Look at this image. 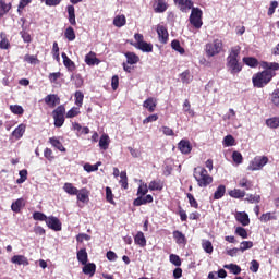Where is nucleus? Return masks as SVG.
<instances>
[{
	"label": "nucleus",
	"mask_w": 279,
	"mask_h": 279,
	"mask_svg": "<svg viewBox=\"0 0 279 279\" xmlns=\"http://www.w3.org/2000/svg\"><path fill=\"white\" fill-rule=\"evenodd\" d=\"M239 56H241V47H232L227 57V69L231 75H236L243 71V63H241V57Z\"/></svg>",
	"instance_id": "obj_1"
},
{
	"label": "nucleus",
	"mask_w": 279,
	"mask_h": 279,
	"mask_svg": "<svg viewBox=\"0 0 279 279\" xmlns=\"http://www.w3.org/2000/svg\"><path fill=\"white\" fill-rule=\"evenodd\" d=\"M274 75H276V73L271 70H265L254 74L252 78L253 86H255V88H264V86H267V84L271 82Z\"/></svg>",
	"instance_id": "obj_2"
},
{
	"label": "nucleus",
	"mask_w": 279,
	"mask_h": 279,
	"mask_svg": "<svg viewBox=\"0 0 279 279\" xmlns=\"http://www.w3.org/2000/svg\"><path fill=\"white\" fill-rule=\"evenodd\" d=\"M194 178L201 189H206V186L213 184V178L203 167H197L194 169Z\"/></svg>",
	"instance_id": "obj_3"
},
{
	"label": "nucleus",
	"mask_w": 279,
	"mask_h": 279,
	"mask_svg": "<svg viewBox=\"0 0 279 279\" xmlns=\"http://www.w3.org/2000/svg\"><path fill=\"white\" fill-rule=\"evenodd\" d=\"M191 14H190V23L195 27V29H202V25H204V22L202 21V16H204V12L199 8H191Z\"/></svg>",
	"instance_id": "obj_4"
},
{
	"label": "nucleus",
	"mask_w": 279,
	"mask_h": 279,
	"mask_svg": "<svg viewBox=\"0 0 279 279\" xmlns=\"http://www.w3.org/2000/svg\"><path fill=\"white\" fill-rule=\"evenodd\" d=\"M223 50V41L221 39H215L211 43L206 44L205 51L209 58L218 56Z\"/></svg>",
	"instance_id": "obj_5"
},
{
	"label": "nucleus",
	"mask_w": 279,
	"mask_h": 279,
	"mask_svg": "<svg viewBox=\"0 0 279 279\" xmlns=\"http://www.w3.org/2000/svg\"><path fill=\"white\" fill-rule=\"evenodd\" d=\"M134 38L136 40V44H135L136 49H140V51H143L144 53H151V51H154V45L145 41L143 34L136 33L134 35Z\"/></svg>",
	"instance_id": "obj_6"
},
{
	"label": "nucleus",
	"mask_w": 279,
	"mask_h": 279,
	"mask_svg": "<svg viewBox=\"0 0 279 279\" xmlns=\"http://www.w3.org/2000/svg\"><path fill=\"white\" fill-rule=\"evenodd\" d=\"M267 162H269V158H267V156H256L250 161L247 171H260V169H263Z\"/></svg>",
	"instance_id": "obj_7"
},
{
	"label": "nucleus",
	"mask_w": 279,
	"mask_h": 279,
	"mask_svg": "<svg viewBox=\"0 0 279 279\" xmlns=\"http://www.w3.org/2000/svg\"><path fill=\"white\" fill-rule=\"evenodd\" d=\"M64 114H66V108H64V105L57 107L52 111L56 128H62L64 125Z\"/></svg>",
	"instance_id": "obj_8"
},
{
	"label": "nucleus",
	"mask_w": 279,
	"mask_h": 279,
	"mask_svg": "<svg viewBox=\"0 0 279 279\" xmlns=\"http://www.w3.org/2000/svg\"><path fill=\"white\" fill-rule=\"evenodd\" d=\"M46 225L50 230H54L56 232H60V230H62V222H60V219L54 216H49L46 219Z\"/></svg>",
	"instance_id": "obj_9"
},
{
	"label": "nucleus",
	"mask_w": 279,
	"mask_h": 279,
	"mask_svg": "<svg viewBox=\"0 0 279 279\" xmlns=\"http://www.w3.org/2000/svg\"><path fill=\"white\" fill-rule=\"evenodd\" d=\"M169 4L165 0H154L153 10L156 14H162L167 12Z\"/></svg>",
	"instance_id": "obj_10"
},
{
	"label": "nucleus",
	"mask_w": 279,
	"mask_h": 279,
	"mask_svg": "<svg viewBox=\"0 0 279 279\" xmlns=\"http://www.w3.org/2000/svg\"><path fill=\"white\" fill-rule=\"evenodd\" d=\"M174 5L178 7V9L181 12L187 13L193 8V0H173Z\"/></svg>",
	"instance_id": "obj_11"
},
{
	"label": "nucleus",
	"mask_w": 279,
	"mask_h": 279,
	"mask_svg": "<svg viewBox=\"0 0 279 279\" xmlns=\"http://www.w3.org/2000/svg\"><path fill=\"white\" fill-rule=\"evenodd\" d=\"M157 34L159 38V43L162 45H167L169 40V32L167 31V27L165 25H157Z\"/></svg>",
	"instance_id": "obj_12"
},
{
	"label": "nucleus",
	"mask_w": 279,
	"mask_h": 279,
	"mask_svg": "<svg viewBox=\"0 0 279 279\" xmlns=\"http://www.w3.org/2000/svg\"><path fill=\"white\" fill-rule=\"evenodd\" d=\"M44 101L49 108H56L60 104V97L56 94H49L45 97Z\"/></svg>",
	"instance_id": "obj_13"
},
{
	"label": "nucleus",
	"mask_w": 279,
	"mask_h": 279,
	"mask_svg": "<svg viewBox=\"0 0 279 279\" xmlns=\"http://www.w3.org/2000/svg\"><path fill=\"white\" fill-rule=\"evenodd\" d=\"M156 106H158V101L154 97H149L143 102V108L148 110V112H155Z\"/></svg>",
	"instance_id": "obj_14"
},
{
	"label": "nucleus",
	"mask_w": 279,
	"mask_h": 279,
	"mask_svg": "<svg viewBox=\"0 0 279 279\" xmlns=\"http://www.w3.org/2000/svg\"><path fill=\"white\" fill-rule=\"evenodd\" d=\"M235 219L242 226H250V216L245 211H238L235 214Z\"/></svg>",
	"instance_id": "obj_15"
},
{
	"label": "nucleus",
	"mask_w": 279,
	"mask_h": 279,
	"mask_svg": "<svg viewBox=\"0 0 279 279\" xmlns=\"http://www.w3.org/2000/svg\"><path fill=\"white\" fill-rule=\"evenodd\" d=\"M11 263H13V265H23L24 267H27V265H29V260L27 259V257H25V255H14L11 258Z\"/></svg>",
	"instance_id": "obj_16"
},
{
	"label": "nucleus",
	"mask_w": 279,
	"mask_h": 279,
	"mask_svg": "<svg viewBox=\"0 0 279 279\" xmlns=\"http://www.w3.org/2000/svg\"><path fill=\"white\" fill-rule=\"evenodd\" d=\"M178 148L181 151V154H191V142L186 140H181L178 144Z\"/></svg>",
	"instance_id": "obj_17"
},
{
	"label": "nucleus",
	"mask_w": 279,
	"mask_h": 279,
	"mask_svg": "<svg viewBox=\"0 0 279 279\" xmlns=\"http://www.w3.org/2000/svg\"><path fill=\"white\" fill-rule=\"evenodd\" d=\"M85 63L88 66H95V64H99V59H97V54L95 52L90 51L85 56Z\"/></svg>",
	"instance_id": "obj_18"
},
{
	"label": "nucleus",
	"mask_w": 279,
	"mask_h": 279,
	"mask_svg": "<svg viewBox=\"0 0 279 279\" xmlns=\"http://www.w3.org/2000/svg\"><path fill=\"white\" fill-rule=\"evenodd\" d=\"M10 10H12V3H8L5 0H0V19H3Z\"/></svg>",
	"instance_id": "obj_19"
},
{
	"label": "nucleus",
	"mask_w": 279,
	"mask_h": 279,
	"mask_svg": "<svg viewBox=\"0 0 279 279\" xmlns=\"http://www.w3.org/2000/svg\"><path fill=\"white\" fill-rule=\"evenodd\" d=\"M134 241L136 245H140V247H145L147 245V239H145V233H143V231L137 232Z\"/></svg>",
	"instance_id": "obj_20"
},
{
	"label": "nucleus",
	"mask_w": 279,
	"mask_h": 279,
	"mask_svg": "<svg viewBox=\"0 0 279 279\" xmlns=\"http://www.w3.org/2000/svg\"><path fill=\"white\" fill-rule=\"evenodd\" d=\"M83 274L86 276H95V271L97 270V266L94 263L83 264Z\"/></svg>",
	"instance_id": "obj_21"
},
{
	"label": "nucleus",
	"mask_w": 279,
	"mask_h": 279,
	"mask_svg": "<svg viewBox=\"0 0 279 279\" xmlns=\"http://www.w3.org/2000/svg\"><path fill=\"white\" fill-rule=\"evenodd\" d=\"M173 239L178 245H184L186 243V236L181 231H173Z\"/></svg>",
	"instance_id": "obj_22"
},
{
	"label": "nucleus",
	"mask_w": 279,
	"mask_h": 279,
	"mask_svg": "<svg viewBox=\"0 0 279 279\" xmlns=\"http://www.w3.org/2000/svg\"><path fill=\"white\" fill-rule=\"evenodd\" d=\"M76 258L78 263L86 265V263H88V253L86 252V248L80 250L76 254Z\"/></svg>",
	"instance_id": "obj_23"
},
{
	"label": "nucleus",
	"mask_w": 279,
	"mask_h": 279,
	"mask_svg": "<svg viewBox=\"0 0 279 279\" xmlns=\"http://www.w3.org/2000/svg\"><path fill=\"white\" fill-rule=\"evenodd\" d=\"M76 197L78 202H82L83 204L88 203V190H86L85 187L78 190Z\"/></svg>",
	"instance_id": "obj_24"
},
{
	"label": "nucleus",
	"mask_w": 279,
	"mask_h": 279,
	"mask_svg": "<svg viewBox=\"0 0 279 279\" xmlns=\"http://www.w3.org/2000/svg\"><path fill=\"white\" fill-rule=\"evenodd\" d=\"M99 147L100 149H108L110 147V136L108 134H102L99 140Z\"/></svg>",
	"instance_id": "obj_25"
},
{
	"label": "nucleus",
	"mask_w": 279,
	"mask_h": 279,
	"mask_svg": "<svg viewBox=\"0 0 279 279\" xmlns=\"http://www.w3.org/2000/svg\"><path fill=\"white\" fill-rule=\"evenodd\" d=\"M63 191L68 193V195H77L80 190L73 185V183H64Z\"/></svg>",
	"instance_id": "obj_26"
},
{
	"label": "nucleus",
	"mask_w": 279,
	"mask_h": 279,
	"mask_svg": "<svg viewBox=\"0 0 279 279\" xmlns=\"http://www.w3.org/2000/svg\"><path fill=\"white\" fill-rule=\"evenodd\" d=\"M49 143L52 145V147H56L59 151H66V148H64V145H62V142L58 140L57 137H50Z\"/></svg>",
	"instance_id": "obj_27"
},
{
	"label": "nucleus",
	"mask_w": 279,
	"mask_h": 279,
	"mask_svg": "<svg viewBox=\"0 0 279 279\" xmlns=\"http://www.w3.org/2000/svg\"><path fill=\"white\" fill-rule=\"evenodd\" d=\"M25 206V201L23 198H17L12 205H11V210L13 213H21V208Z\"/></svg>",
	"instance_id": "obj_28"
},
{
	"label": "nucleus",
	"mask_w": 279,
	"mask_h": 279,
	"mask_svg": "<svg viewBox=\"0 0 279 279\" xmlns=\"http://www.w3.org/2000/svg\"><path fill=\"white\" fill-rule=\"evenodd\" d=\"M68 16L71 25H77V22L75 21V7L68 5Z\"/></svg>",
	"instance_id": "obj_29"
},
{
	"label": "nucleus",
	"mask_w": 279,
	"mask_h": 279,
	"mask_svg": "<svg viewBox=\"0 0 279 279\" xmlns=\"http://www.w3.org/2000/svg\"><path fill=\"white\" fill-rule=\"evenodd\" d=\"M163 186L160 180H154L148 184L149 191H162Z\"/></svg>",
	"instance_id": "obj_30"
},
{
	"label": "nucleus",
	"mask_w": 279,
	"mask_h": 279,
	"mask_svg": "<svg viewBox=\"0 0 279 279\" xmlns=\"http://www.w3.org/2000/svg\"><path fill=\"white\" fill-rule=\"evenodd\" d=\"M25 134V124H20L13 132L12 136L19 141V138H23Z\"/></svg>",
	"instance_id": "obj_31"
},
{
	"label": "nucleus",
	"mask_w": 279,
	"mask_h": 279,
	"mask_svg": "<svg viewBox=\"0 0 279 279\" xmlns=\"http://www.w3.org/2000/svg\"><path fill=\"white\" fill-rule=\"evenodd\" d=\"M125 58L128 64H138V61L141 60V58H138L134 52H126Z\"/></svg>",
	"instance_id": "obj_32"
},
{
	"label": "nucleus",
	"mask_w": 279,
	"mask_h": 279,
	"mask_svg": "<svg viewBox=\"0 0 279 279\" xmlns=\"http://www.w3.org/2000/svg\"><path fill=\"white\" fill-rule=\"evenodd\" d=\"M267 128L271 130H277L279 128V117H272L266 120Z\"/></svg>",
	"instance_id": "obj_33"
},
{
	"label": "nucleus",
	"mask_w": 279,
	"mask_h": 279,
	"mask_svg": "<svg viewBox=\"0 0 279 279\" xmlns=\"http://www.w3.org/2000/svg\"><path fill=\"white\" fill-rule=\"evenodd\" d=\"M126 23H128V20L125 19V15H117L113 19L114 27H123Z\"/></svg>",
	"instance_id": "obj_34"
},
{
	"label": "nucleus",
	"mask_w": 279,
	"mask_h": 279,
	"mask_svg": "<svg viewBox=\"0 0 279 279\" xmlns=\"http://www.w3.org/2000/svg\"><path fill=\"white\" fill-rule=\"evenodd\" d=\"M61 58H63V64L66 66V69L70 71L75 69V63L64 52H62Z\"/></svg>",
	"instance_id": "obj_35"
},
{
	"label": "nucleus",
	"mask_w": 279,
	"mask_h": 279,
	"mask_svg": "<svg viewBox=\"0 0 279 279\" xmlns=\"http://www.w3.org/2000/svg\"><path fill=\"white\" fill-rule=\"evenodd\" d=\"M99 167H101V161H98L96 165L85 163L84 171L93 173V171H99Z\"/></svg>",
	"instance_id": "obj_36"
},
{
	"label": "nucleus",
	"mask_w": 279,
	"mask_h": 279,
	"mask_svg": "<svg viewBox=\"0 0 279 279\" xmlns=\"http://www.w3.org/2000/svg\"><path fill=\"white\" fill-rule=\"evenodd\" d=\"M225 269H229L231 274H234V276H239L241 274V268L236 264H227L223 266Z\"/></svg>",
	"instance_id": "obj_37"
},
{
	"label": "nucleus",
	"mask_w": 279,
	"mask_h": 279,
	"mask_svg": "<svg viewBox=\"0 0 279 279\" xmlns=\"http://www.w3.org/2000/svg\"><path fill=\"white\" fill-rule=\"evenodd\" d=\"M230 197H234V199H241V197H245V191L234 189L229 192Z\"/></svg>",
	"instance_id": "obj_38"
},
{
	"label": "nucleus",
	"mask_w": 279,
	"mask_h": 279,
	"mask_svg": "<svg viewBox=\"0 0 279 279\" xmlns=\"http://www.w3.org/2000/svg\"><path fill=\"white\" fill-rule=\"evenodd\" d=\"M226 195V185H219L214 193V199H221Z\"/></svg>",
	"instance_id": "obj_39"
},
{
	"label": "nucleus",
	"mask_w": 279,
	"mask_h": 279,
	"mask_svg": "<svg viewBox=\"0 0 279 279\" xmlns=\"http://www.w3.org/2000/svg\"><path fill=\"white\" fill-rule=\"evenodd\" d=\"M74 97H75V106H77L78 108H82L84 104V93L77 90L75 92Z\"/></svg>",
	"instance_id": "obj_40"
},
{
	"label": "nucleus",
	"mask_w": 279,
	"mask_h": 279,
	"mask_svg": "<svg viewBox=\"0 0 279 279\" xmlns=\"http://www.w3.org/2000/svg\"><path fill=\"white\" fill-rule=\"evenodd\" d=\"M202 247L204 252H206V254H213V242H210L209 240H203Z\"/></svg>",
	"instance_id": "obj_41"
},
{
	"label": "nucleus",
	"mask_w": 279,
	"mask_h": 279,
	"mask_svg": "<svg viewBox=\"0 0 279 279\" xmlns=\"http://www.w3.org/2000/svg\"><path fill=\"white\" fill-rule=\"evenodd\" d=\"M181 82H183V84H191V82H193V75H191L189 70L181 73Z\"/></svg>",
	"instance_id": "obj_42"
},
{
	"label": "nucleus",
	"mask_w": 279,
	"mask_h": 279,
	"mask_svg": "<svg viewBox=\"0 0 279 279\" xmlns=\"http://www.w3.org/2000/svg\"><path fill=\"white\" fill-rule=\"evenodd\" d=\"M171 47L172 49H174V51H178V53H180L181 56H184V49L182 48L178 39L172 40Z\"/></svg>",
	"instance_id": "obj_43"
},
{
	"label": "nucleus",
	"mask_w": 279,
	"mask_h": 279,
	"mask_svg": "<svg viewBox=\"0 0 279 279\" xmlns=\"http://www.w3.org/2000/svg\"><path fill=\"white\" fill-rule=\"evenodd\" d=\"M238 184L241 186V189H245L246 191L252 189V181L247 180L246 178L241 179Z\"/></svg>",
	"instance_id": "obj_44"
},
{
	"label": "nucleus",
	"mask_w": 279,
	"mask_h": 279,
	"mask_svg": "<svg viewBox=\"0 0 279 279\" xmlns=\"http://www.w3.org/2000/svg\"><path fill=\"white\" fill-rule=\"evenodd\" d=\"M243 62L247 66H253V68L258 66V60H256L255 58H252V57H244Z\"/></svg>",
	"instance_id": "obj_45"
},
{
	"label": "nucleus",
	"mask_w": 279,
	"mask_h": 279,
	"mask_svg": "<svg viewBox=\"0 0 279 279\" xmlns=\"http://www.w3.org/2000/svg\"><path fill=\"white\" fill-rule=\"evenodd\" d=\"M64 36L70 41L75 40V31L73 29V27L69 26L64 32Z\"/></svg>",
	"instance_id": "obj_46"
},
{
	"label": "nucleus",
	"mask_w": 279,
	"mask_h": 279,
	"mask_svg": "<svg viewBox=\"0 0 279 279\" xmlns=\"http://www.w3.org/2000/svg\"><path fill=\"white\" fill-rule=\"evenodd\" d=\"M252 247H254V242L243 241L240 244V252H245L246 250H252Z\"/></svg>",
	"instance_id": "obj_47"
},
{
	"label": "nucleus",
	"mask_w": 279,
	"mask_h": 279,
	"mask_svg": "<svg viewBox=\"0 0 279 279\" xmlns=\"http://www.w3.org/2000/svg\"><path fill=\"white\" fill-rule=\"evenodd\" d=\"M259 219L263 223H267V221L276 220V216L271 213H266L263 214Z\"/></svg>",
	"instance_id": "obj_48"
},
{
	"label": "nucleus",
	"mask_w": 279,
	"mask_h": 279,
	"mask_svg": "<svg viewBox=\"0 0 279 279\" xmlns=\"http://www.w3.org/2000/svg\"><path fill=\"white\" fill-rule=\"evenodd\" d=\"M170 263L174 265V267H180L182 265V259H180V256L175 254L170 255Z\"/></svg>",
	"instance_id": "obj_49"
},
{
	"label": "nucleus",
	"mask_w": 279,
	"mask_h": 279,
	"mask_svg": "<svg viewBox=\"0 0 279 279\" xmlns=\"http://www.w3.org/2000/svg\"><path fill=\"white\" fill-rule=\"evenodd\" d=\"M106 199L109 202V204L114 206V195L112 194V189L110 187H106Z\"/></svg>",
	"instance_id": "obj_50"
},
{
	"label": "nucleus",
	"mask_w": 279,
	"mask_h": 279,
	"mask_svg": "<svg viewBox=\"0 0 279 279\" xmlns=\"http://www.w3.org/2000/svg\"><path fill=\"white\" fill-rule=\"evenodd\" d=\"M33 219L35 221H47L48 217H47V215H45V214H43L40 211H35L33 214Z\"/></svg>",
	"instance_id": "obj_51"
},
{
	"label": "nucleus",
	"mask_w": 279,
	"mask_h": 279,
	"mask_svg": "<svg viewBox=\"0 0 279 279\" xmlns=\"http://www.w3.org/2000/svg\"><path fill=\"white\" fill-rule=\"evenodd\" d=\"M10 110L13 112V114H23L25 112L23 107L19 105H11Z\"/></svg>",
	"instance_id": "obj_52"
},
{
	"label": "nucleus",
	"mask_w": 279,
	"mask_h": 279,
	"mask_svg": "<svg viewBox=\"0 0 279 279\" xmlns=\"http://www.w3.org/2000/svg\"><path fill=\"white\" fill-rule=\"evenodd\" d=\"M246 202H250L251 204H258V202H260V195L248 194L246 197Z\"/></svg>",
	"instance_id": "obj_53"
},
{
	"label": "nucleus",
	"mask_w": 279,
	"mask_h": 279,
	"mask_svg": "<svg viewBox=\"0 0 279 279\" xmlns=\"http://www.w3.org/2000/svg\"><path fill=\"white\" fill-rule=\"evenodd\" d=\"M61 77H62V73L54 72L49 74L48 80L49 82H51V84H56V82H58V80H60Z\"/></svg>",
	"instance_id": "obj_54"
},
{
	"label": "nucleus",
	"mask_w": 279,
	"mask_h": 279,
	"mask_svg": "<svg viewBox=\"0 0 279 279\" xmlns=\"http://www.w3.org/2000/svg\"><path fill=\"white\" fill-rule=\"evenodd\" d=\"M271 101L276 108H279V88L272 92Z\"/></svg>",
	"instance_id": "obj_55"
},
{
	"label": "nucleus",
	"mask_w": 279,
	"mask_h": 279,
	"mask_svg": "<svg viewBox=\"0 0 279 279\" xmlns=\"http://www.w3.org/2000/svg\"><path fill=\"white\" fill-rule=\"evenodd\" d=\"M80 114V107H73L66 112L68 119H73L74 117H77Z\"/></svg>",
	"instance_id": "obj_56"
},
{
	"label": "nucleus",
	"mask_w": 279,
	"mask_h": 279,
	"mask_svg": "<svg viewBox=\"0 0 279 279\" xmlns=\"http://www.w3.org/2000/svg\"><path fill=\"white\" fill-rule=\"evenodd\" d=\"M120 178L122 189H128V173L125 171L120 172Z\"/></svg>",
	"instance_id": "obj_57"
},
{
	"label": "nucleus",
	"mask_w": 279,
	"mask_h": 279,
	"mask_svg": "<svg viewBox=\"0 0 279 279\" xmlns=\"http://www.w3.org/2000/svg\"><path fill=\"white\" fill-rule=\"evenodd\" d=\"M183 110L184 112H187V114H190L191 117L195 116V111H193L191 109V102L189 101V99H186L183 104Z\"/></svg>",
	"instance_id": "obj_58"
},
{
	"label": "nucleus",
	"mask_w": 279,
	"mask_h": 279,
	"mask_svg": "<svg viewBox=\"0 0 279 279\" xmlns=\"http://www.w3.org/2000/svg\"><path fill=\"white\" fill-rule=\"evenodd\" d=\"M186 195L192 208H199V204L197 203V199H195V196L191 193H187Z\"/></svg>",
	"instance_id": "obj_59"
},
{
	"label": "nucleus",
	"mask_w": 279,
	"mask_h": 279,
	"mask_svg": "<svg viewBox=\"0 0 279 279\" xmlns=\"http://www.w3.org/2000/svg\"><path fill=\"white\" fill-rule=\"evenodd\" d=\"M235 234H238V236H241V239H247V230H245V228L243 227H238L235 229Z\"/></svg>",
	"instance_id": "obj_60"
},
{
	"label": "nucleus",
	"mask_w": 279,
	"mask_h": 279,
	"mask_svg": "<svg viewBox=\"0 0 279 279\" xmlns=\"http://www.w3.org/2000/svg\"><path fill=\"white\" fill-rule=\"evenodd\" d=\"M24 61L28 62V64H38V58H36V56H32V54H26L24 57Z\"/></svg>",
	"instance_id": "obj_61"
},
{
	"label": "nucleus",
	"mask_w": 279,
	"mask_h": 279,
	"mask_svg": "<svg viewBox=\"0 0 279 279\" xmlns=\"http://www.w3.org/2000/svg\"><path fill=\"white\" fill-rule=\"evenodd\" d=\"M149 192V187L147 186V183H143L140 185L137 190V195H147Z\"/></svg>",
	"instance_id": "obj_62"
},
{
	"label": "nucleus",
	"mask_w": 279,
	"mask_h": 279,
	"mask_svg": "<svg viewBox=\"0 0 279 279\" xmlns=\"http://www.w3.org/2000/svg\"><path fill=\"white\" fill-rule=\"evenodd\" d=\"M223 145H226V147H232V145H234V137L232 135L225 136Z\"/></svg>",
	"instance_id": "obj_63"
},
{
	"label": "nucleus",
	"mask_w": 279,
	"mask_h": 279,
	"mask_svg": "<svg viewBox=\"0 0 279 279\" xmlns=\"http://www.w3.org/2000/svg\"><path fill=\"white\" fill-rule=\"evenodd\" d=\"M160 132H162V134H165V136H173V130L169 126H161L160 128Z\"/></svg>",
	"instance_id": "obj_64"
}]
</instances>
